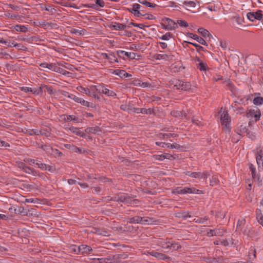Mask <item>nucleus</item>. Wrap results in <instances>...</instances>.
<instances>
[{
	"label": "nucleus",
	"mask_w": 263,
	"mask_h": 263,
	"mask_svg": "<svg viewBox=\"0 0 263 263\" xmlns=\"http://www.w3.org/2000/svg\"><path fill=\"white\" fill-rule=\"evenodd\" d=\"M247 18L251 21L254 22L255 20H261L262 18V11L259 10L255 12H248Z\"/></svg>",
	"instance_id": "nucleus-5"
},
{
	"label": "nucleus",
	"mask_w": 263,
	"mask_h": 263,
	"mask_svg": "<svg viewBox=\"0 0 263 263\" xmlns=\"http://www.w3.org/2000/svg\"><path fill=\"white\" fill-rule=\"evenodd\" d=\"M141 8V6L138 4H134L132 7L128 9V10L132 12L135 16L139 17L141 16H144V14L139 11V9Z\"/></svg>",
	"instance_id": "nucleus-9"
},
{
	"label": "nucleus",
	"mask_w": 263,
	"mask_h": 263,
	"mask_svg": "<svg viewBox=\"0 0 263 263\" xmlns=\"http://www.w3.org/2000/svg\"><path fill=\"white\" fill-rule=\"evenodd\" d=\"M248 124L245 123L240 125L239 128L237 129V133L239 135H242L245 133H247L248 129Z\"/></svg>",
	"instance_id": "nucleus-25"
},
{
	"label": "nucleus",
	"mask_w": 263,
	"mask_h": 263,
	"mask_svg": "<svg viewBox=\"0 0 263 263\" xmlns=\"http://www.w3.org/2000/svg\"><path fill=\"white\" fill-rule=\"evenodd\" d=\"M24 172H25L26 173L31 174L33 176H39L40 174L38 171H36L33 168H31L29 166H27V165H26V166L25 167Z\"/></svg>",
	"instance_id": "nucleus-23"
},
{
	"label": "nucleus",
	"mask_w": 263,
	"mask_h": 263,
	"mask_svg": "<svg viewBox=\"0 0 263 263\" xmlns=\"http://www.w3.org/2000/svg\"><path fill=\"white\" fill-rule=\"evenodd\" d=\"M141 87H143V88L151 87H152V85L151 83H149L148 82H142L141 83Z\"/></svg>",
	"instance_id": "nucleus-63"
},
{
	"label": "nucleus",
	"mask_w": 263,
	"mask_h": 263,
	"mask_svg": "<svg viewBox=\"0 0 263 263\" xmlns=\"http://www.w3.org/2000/svg\"><path fill=\"white\" fill-rule=\"evenodd\" d=\"M108 61L111 62V63H113V62H118V60L116 58V57L114 55V54H110L109 55V59H108Z\"/></svg>",
	"instance_id": "nucleus-56"
},
{
	"label": "nucleus",
	"mask_w": 263,
	"mask_h": 263,
	"mask_svg": "<svg viewBox=\"0 0 263 263\" xmlns=\"http://www.w3.org/2000/svg\"><path fill=\"white\" fill-rule=\"evenodd\" d=\"M96 4L99 6L101 7H103L105 5V3L102 0H95Z\"/></svg>",
	"instance_id": "nucleus-59"
},
{
	"label": "nucleus",
	"mask_w": 263,
	"mask_h": 263,
	"mask_svg": "<svg viewBox=\"0 0 263 263\" xmlns=\"http://www.w3.org/2000/svg\"><path fill=\"white\" fill-rule=\"evenodd\" d=\"M168 84L170 87L177 90L189 91L192 89V85L190 82H184L176 78L171 79Z\"/></svg>",
	"instance_id": "nucleus-1"
},
{
	"label": "nucleus",
	"mask_w": 263,
	"mask_h": 263,
	"mask_svg": "<svg viewBox=\"0 0 263 263\" xmlns=\"http://www.w3.org/2000/svg\"><path fill=\"white\" fill-rule=\"evenodd\" d=\"M220 114H221L220 122L222 125H224L226 127H228L230 122V118L229 114L226 111H222V109L220 110Z\"/></svg>",
	"instance_id": "nucleus-6"
},
{
	"label": "nucleus",
	"mask_w": 263,
	"mask_h": 263,
	"mask_svg": "<svg viewBox=\"0 0 263 263\" xmlns=\"http://www.w3.org/2000/svg\"><path fill=\"white\" fill-rule=\"evenodd\" d=\"M198 32L204 37H209V36L212 37V35L210 34V33L209 32V31L208 30H206L203 28H199L198 29Z\"/></svg>",
	"instance_id": "nucleus-30"
},
{
	"label": "nucleus",
	"mask_w": 263,
	"mask_h": 263,
	"mask_svg": "<svg viewBox=\"0 0 263 263\" xmlns=\"http://www.w3.org/2000/svg\"><path fill=\"white\" fill-rule=\"evenodd\" d=\"M129 223H141L142 217L140 216H135L128 218Z\"/></svg>",
	"instance_id": "nucleus-32"
},
{
	"label": "nucleus",
	"mask_w": 263,
	"mask_h": 263,
	"mask_svg": "<svg viewBox=\"0 0 263 263\" xmlns=\"http://www.w3.org/2000/svg\"><path fill=\"white\" fill-rule=\"evenodd\" d=\"M124 203H126L127 204H132L134 203H136L137 202H136V201L132 200L129 196H127L126 201H125Z\"/></svg>",
	"instance_id": "nucleus-55"
},
{
	"label": "nucleus",
	"mask_w": 263,
	"mask_h": 263,
	"mask_svg": "<svg viewBox=\"0 0 263 263\" xmlns=\"http://www.w3.org/2000/svg\"><path fill=\"white\" fill-rule=\"evenodd\" d=\"M117 53L119 57H121L122 54H124L131 59H135L136 58V53L134 52H128L123 50H119L117 51Z\"/></svg>",
	"instance_id": "nucleus-20"
},
{
	"label": "nucleus",
	"mask_w": 263,
	"mask_h": 263,
	"mask_svg": "<svg viewBox=\"0 0 263 263\" xmlns=\"http://www.w3.org/2000/svg\"><path fill=\"white\" fill-rule=\"evenodd\" d=\"M74 247L75 248L73 249V250L76 252L85 253L92 251L91 248L87 245H82L78 248L76 246H74Z\"/></svg>",
	"instance_id": "nucleus-12"
},
{
	"label": "nucleus",
	"mask_w": 263,
	"mask_h": 263,
	"mask_svg": "<svg viewBox=\"0 0 263 263\" xmlns=\"http://www.w3.org/2000/svg\"><path fill=\"white\" fill-rule=\"evenodd\" d=\"M256 159L258 165H259L261 162L262 163L263 156L262 155H258L256 157Z\"/></svg>",
	"instance_id": "nucleus-57"
},
{
	"label": "nucleus",
	"mask_w": 263,
	"mask_h": 263,
	"mask_svg": "<svg viewBox=\"0 0 263 263\" xmlns=\"http://www.w3.org/2000/svg\"><path fill=\"white\" fill-rule=\"evenodd\" d=\"M77 89L82 93H84L88 96H91V90L87 88L80 86L77 87Z\"/></svg>",
	"instance_id": "nucleus-33"
},
{
	"label": "nucleus",
	"mask_w": 263,
	"mask_h": 263,
	"mask_svg": "<svg viewBox=\"0 0 263 263\" xmlns=\"http://www.w3.org/2000/svg\"><path fill=\"white\" fill-rule=\"evenodd\" d=\"M85 133L86 134H93L98 135L100 134L101 130L98 126L88 127L85 129Z\"/></svg>",
	"instance_id": "nucleus-16"
},
{
	"label": "nucleus",
	"mask_w": 263,
	"mask_h": 263,
	"mask_svg": "<svg viewBox=\"0 0 263 263\" xmlns=\"http://www.w3.org/2000/svg\"><path fill=\"white\" fill-rule=\"evenodd\" d=\"M114 73L116 75L120 76L121 78L127 77L128 76V74L123 70H116L114 71Z\"/></svg>",
	"instance_id": "nucleus-35"
},
{
	"label": "nucleus",
	"mask_w": 263,
	"mask_h": 263,
	"mask_svg": "<svg viewBox=\"0 0 263 263\" xmlns=\"http://www.w3.org/2000/svg\"><path fill=\"white\" fill-rule=\"evenodd\" d=\"M184 173L192 178L198 179L199 180L201 179L206 180L208 176H210V174L207 171L203 172H192L191 171H186Z\"/></svg>",
	"instance_id": "nucleus-2"
},
{
	"label": "nucleus",
	"mask_w": 263,
	"mask_h": 263,
	"mask_svg": "<svg viewBox=\"0 0 263 263\" xmlns=\"http://www.w3.org/2000/svg\"><path fill=\"white\" fill-rule=\"evenodd\" d=\"M172 57L171 55L161 53V54H156L154 55V58L156 60H168Z\"/></svg>",
	"instance_id": "nucleus-22"
},
{
	"label": "nucleus",
	"mask_w": 263,
	"mask_h": 263,
	"mask_svg": "<svg viewBox=\"0 0 263 263\" xmlns=\"http://www.w3.org/2000/svg\"><path fill=\"white\" fill-rule=\"evenodd\" d=\"M38 167L42 170H48L51 171V167L42 163H36Z\"/></svg>",
	"instance_id": "nucleus-34"
},
{
	"label": "nucleus",
	"mask_w": 263,
	"mask_h": 263,
	"mask_svg": "<svg viewBox=\"0 0 263 263\" xmlns=\"http://www.w3.org/2000/svg\"><path fill=\"white\" fill-rule=\"evenodd\" d=\"M196 67L201 71H205L208 68L207 64L200 60L199 58L196 57L194 59Z\"/></svg>",
	"instance_id": "nucleus-11"
},
{
	"label": "nucleus",
	"mask_w": 263,
	"mask_h": 263,
	"mask_svg": "<svg viewBox=\"0 0 263 263\" xmlns=\"http://www.w3.org/2000/svg\"><path fill=\"white\" fill-rule=\"evenodd\" d=\"M249 168H250V171H251V175H252L253 179L254 180L258 181V183L259 186L261 185L262 181H261V180H260V178L256 172L255 167L254 166V165L253 164H250Z\"/></svg>",
	"instance_id": "nucleus-13"
},
{
	"label": "nucleus",
	"mask_w": 263,
	"mask_h": 263,
	"mask_svg": "<svg viewBox=\"0 0 263 263\" xmlns=\"http://www.w3.org/2000/svg\"><path fill=\"white\" fill-rule=\"evenodd\" d=\"M156 144L158 146H161L162 147H168L170 148H175V149H181L183 148V147L180 146L179 144L175 143H165V142H156Z\"/></svg>",
	"instance_id": "nucleus-10"
},
{
	"label": "nucleus",
	"mask_w": 263,
	"mask_h": 263,
	"mask_svg": "<svg viewBox=\"0 0 263 263\" xmlns=\"http://www.w3.org/2000/svg\"><path fill=\"white\" fill-rule=\"evenodd\" d=\"M24 162L28 163L29 165H33L35 164V160L31 158H26L24 159Z\"/></svg>",
	"instance_id": "nucleus-58"
},
{
	"label": "nucleus",
	"mask_w": 263,
	"mask_h": 263,
	"mask_svg": "<svg viewBox=\"0 0 263 263\" xmlns=\"http://www.w3.org/2000/svg\"><path fill=\"white\" fill-rule=\"evenodd\" d=\"M177 24H178L181 27H187V23L183 20H178Z\"/></svg>",
	"instance_id": "nucleus-60"
},
{
	"label": "nucleus",
	"mask_w": 263,
	"mask_h": 263,
	"mask_svg": "<svg viewBox=\"0 0 263 263\" xmlns=\"http://www.w3.org/2000/svg\"><path fill=\"white\" fill-rule=\"evenodd\" d=\"M261 211L260 210L257 209L256 211L257 214V218L258 219V221L262 226L263 227V216L260 213Z\"/></svg>",
	"instance_id": "nucleus-40"
},
{
	"label": "nucleus",
	"mask_w": 263,
	"mask_h": 263,
	"mask_svg": "<svg viewBox=\"0 0 263 263\" xmlns=\"http://www.w3.org/2000/svg\"><path fill=\"white\" fill-rule=\"evenodd\" d=\"M185 187H184V188H181V187H179V188H177L176 189V192L178 193V194H185Z\"/></svg>",
	"instance_id": "nucleus-61"
},
{
	"label": "nucleus",
	"mask_w": 263,
	"mask_h": 263,
	"mask_svg": "<svg viewBox=\"0 0 263 263\" xmlns=\"http://www.w3.org/2000/svg\"><path fill=\"white\" fill-rule=\"evenodd\" d=\"M127 196V195H118L117 196H115L114 197H113L112 200L119 202L124 203L125 201H126Z\"/></svg>",
	"instance_id": "nucleus-29"
},
{
	"label": "nucleus",
	"mask_w": 263,
	"mask_h": 263,
	"mask_svg": "<svg viewBox=\"0 0 263 263\" xmlns=\"http://www.w3.org/2000/svg\"><path fill=\"white\" fill-rule=\"evenodd\" d=\"M69 130L71 131V133L76 134V135H78L83 138H86L87 135L85 133L81 131L79 128L74 127H71L69 128Z\"/></svg>",
	"instance_id": "nucleus-19"
},
{
	"label": "nucleus",
	"mask_w": 263,
	"mask_h": 263,
	"mask_svg": "<svg viewBox=\"0 0 263 263\" xmlns=\"http://www.w3.org/2000/svg\"><path fill=\"white\" fill-rule=\"evenodd\" d=\"M219 182V179L217 175H213L212 179L210 180V185L214 186L216 185Z\"/></svg>",
	"instance_id": "nucleus-38"
},
{
	"label": "nucleus",
	"mask_w": 263,
	"mask_h": 263,
	"mask_svg": "<svg viewBox=\"0 0 263 263\" xmlns=\"http://www.w3.org/2000/svg\"><path fill=\"white\" fill-rule=\"evenodd\" d=\"M209 217L208 216H205L203 218H195L194 219V220L195 221V222L196 223H205L208 220H209Z\"/></svg>",
	"instance_id": "nucleus-37"
},
{
	"label": "nucleus",
	"mask_w": 263,
	"mask_h": 263,
	"mask_svg": "<svg viewBox=\"0 0 263 263\" xmlns=\"http://www.w3.org/2000/svg\"><path fill=\"white\" fill-rule=\"evenodd\" d=\"M253 103L255 105H261L263 103V98L260 97H255L253 99Z\"/></svg>",
	"instance_id": "nucleus-43"
},
{
	"label": "nucleus",
	"mask_w": 263,
	"mask_h": 263,
	"mask_svg": "<svg viewBox=\"0 0 263 263\" xmlns=\"http://www.w3.org/2000/svg\"><path fill=\"white\" fill-rule=\"evenodd\" d=\"M153 222L152 219L148 218V217H145L142 218V220L141 221V223L142 224H149L150 223H152Z\"/></svg>",
	"instance_id": "nucleus-51"
},
{
	"label": "nucleus",
	"mask_w": 263,
	"mask_h": 263,
	"mask_svg": "<svg viewBox=\"0 0 263 263\" xmlns=\"http://www.w3.org/2000/svg\"><path fill=\"white\" fill-rule=\"evenodd\" d=\"M159 136L160 138H170L171 137H176L177 135L175 134H160Z\"/></svg>",
	"instance_id": "nucleus-45"
},
{
	"label": "nucleus",
	"mask_w": 263,
	"mask_h": 263,
	"mask_svg": "<svg viewBox=\"0 0 263 263\" xmlns=\"http://www.w3.org/2000/svg\"><path fill=\"white\" fill-rule=\"evenodd\" d=\"M118 255H114L112 256H108L105 258L99 259L101 263H112L118 261L117 259Z\"/></svg>",
	"instance_id": "nucleus-15"
},
{
	"label": "nucleus",
	"mask_w": 263,
	"mask_h": 263,
	"mask_svg": "<svg viewBox=\"0 0 263 263\" xmlns=\"http://www.w3.org/2000/svg\"><path fill=\"white\" fill-rule=\"evenodd\" d=\"M189 36L196 40L199 43L201 44V45H206V42H205V41L202 37L198 36L197 34L190 33Z\"/></svg>",
	"instance_id": "nucleus-21"
},
{
	"label": "nucleus",
	"mask_w": 263,
	"mask_h": 263,
	"mask_svg": "<svg viewBox=\"0 0 263 263\" xmlns=\"http://www.w3.org/2000/svg\"><path fill=\"white\" fill-rule=\"evenodd\" d=\"M175 215L177 217L181 218L184 220L186 219L188 217H191L189 213L185 211L176 213Z\"/></svg>",
	"instance_id": "nucleus-28"
},
{
	"label": "nucleus",
	"mask_w": 263,
	"mask_h": 263,
	"mask_svg": "<svg viewBox=\"0 0 263 263\" xmlns=\"http://www.w3.org/2000/svg\"><path fill=\"white\" fill-rule=\"evenodd\" d=\"M130 24L132 25L133 26L137 27H139L141 29H143L144 27H145L146 26L142 24H137L133 22H131Z\"/></svg>",
	"instance_id": "nucleus-62"
},
{
	"label": "nucleus",
	"mask_w": 263,
	"mask_h": 263,
	"mask_svg": "<svg viewBox=\"0 0 263 263\" xmlns=\"http://www.w3.org/2000/svg\"><path fill=\"white\" fill-rule=\"evenodd\" d=\"M64 146L65 148L69 149L73 152L78 153L79 154H81L84 152V151L81 148L78 147L73 144H66L64 145Z\"/></svg>",
	"instance_id": "nucleus-18"
},
{
	"label": "nucleus",
	"mask_w": 263,
	"mask_h": 263,
	"mask_svg": "<svg viewBox=\"0 0 263 263\" xmlns=\"http://www.w3.org/2000/svg\"><path fill=\"white\" fill-rule=\"evenodd\" d=\"M185 187V191H186L185 194H186V193H189V194H192V193L200 194V193H202L201 191L196 189L195 188H190V187Z\"/></svg>",
	"instance_id": "nucleus-31"
},
{
	"label": "nucleus",
	"mask_w": 263,
	"mask_h": 263,
	"mask_svg": "<svg viewBox=\"0 0 263 263\" xmlns=\"http://www.w3.org/2000/svg\"><path fill=\"white\" fill-rule=\"evenodd\" d=\"M183 4L184 5L183 6L184 8L188 10L196 6V3L194 1H184Z\"/></svg>",
	"instance_id": "nucleus-27"
},
{
	"label": "nucleus",
	"mask_w": 263,
	"mask_h": 263,
	"mask_svg": "<svg viewBox=\"0 0 263 263\" xmlns=\"http://www.w3.org/2000/svg\"><path fill=\"white\" fill-rule=\"evenodd\" d=\"M91 87L96 89L98 92L105 94L108 97H116V93L114 91L109 90L103 85H95Z\"/></svg>",
	"instance_id": "nucleus-3"
},
{
	"label": "nucleus",
	"mask_w": 263,
	"mask_h": 263,
	"mask_svg": "<svg viewBox=\"0 0 263 263\" xmlns=\"http://www.w3.org/2000/svg\"><path fill=\"white\" fill-rule=\"evenodd\" d=\"M171 245L173 250H178L181 248V246L178 242L173 241L172 240Z\"/></svg>",
	"instance_id": "nucleus-46"
},
{
	"label": "nucleus",
	"mask_w": 263,
	"mask_h": 263,
	"mask_svg": "<svg viewBox=\"0 0 263 263\" xmlns=\"http://www.w3.org/2000/svg\"><path fill=\"white\" fill-rule=\"evenodd\" d=\"M57 66L55 64L53 63H48V65L47 66V68L52 71H55L56 70V68Z\"/></svg>",
	"instance_id": "nucleus-54"
},
{
	"label": "nucleus",
	"mask_w": 263,
	"mask_h": 263,
	"mask_svg": "<svg viewBox=\"0 0 263 263\" xmlns=\"http://www.w3.org/2000/svg\"><path fill=\"white\" fill-rule=\"evenodd\" d=\"M120 108L124 111H130L132 110V107L130 104H123L120 106Z\"/></svg>",
	"instance_id": "nucleus-41"
},
{
	"label": "nucleus",
	"mask_w": 263,
	"mask_h": 263,
	"mask_svg": "<svg viewBox=\"0 0 263 263\" xmlns=\"http://www.w3.org/2000/svg\"><path fill=\"white\" fill-rule=\"evenodd\" d=\"M64 119L65 121H73L75 123H81L82 122V120L80 118L74 115H67L66 116V118H64Z\"/></svg>",
	"instance_id": "nucleus-26"
},
{
	"label": "nucleus",
	"mask_w": 263,
	"mask_h": 263,
	"mask_svg": "<svg viewBox=\"0 0 263 263\" xmlns=\"http://www.w3.org/2000/svg\"><path fill=\"white\" fill-rule=\"evenodd\" d=\"M250 114L251 117L254 118L256 121L259 119L261 115L260 111L257 108L256 109L250 110Z\"/></svg>",
	"instance_id": "nucleus-24"
},
{
	"label": "nucleus",
	"mask_w": 263,
	"mask_h": 263,
	"mask_svg": "<svg viewBox=\"0 0 263 263\" xmlns=\"http://www.w3.org/2000/svg\"><path fill=\"white\" fill-rule=\"evenodd\" d=\"M172 239L166 238V239H160L158 241V245L162 248L167 250L172 249L171 245Z\"/></svg>",
	"instance_id": "nucleus-7"
},
{
	"label": "nucleus",
	"mask_w": 263,
	"mask_h": 263,
	"mask_svg": "<svg viewBox=\"0 0 263 263\" xmlns=\"http://www.w3.org/2000/svg\"><path fill=\"white\" fill-rule=\"evenodd\" d=\"M42 149H43L47 154H49L52 147L48 145H42L40 146Z\"/></svg>",
	"instance_id": "nucleus-48"
},
{
	"label": "nucleus",
	"mask_w": 263,
	"mask_h": 263,
	"mask_svg": "<svg viewBox=\"0 0 263 263\" xmlns=\"http://www.w3.org/2000/svg\"><path fill=\"white\" fill-rule=\"evenodd\" d=\"M171 114L175 117H179L181 118V119L184 118H188L189 117L187 116V114L184 111H180L178 110H173L171 111Z\"/></svg>",
	"instance_id": "nucleus-17"
},
{
	"label": "nucleus",
	"mask_w": 263,
	"mask_h": 263,
	"mask_svg": "<svg viewBox=\"0 0 263 263\" xmlns=\"http://www.w3.org/2000/svg\"><path fill=\"white\" fill-rule=\"evenodd\" d=\"M49 155L54 156L55 157L56 156H61L62 155V153L57 149L55 148H52L51 149V151L50 153H49Z\"/></svg>",
	"instance_id": "nucleus-36"
},
{
	"label": "nucleus",
	"mask_w": 263,
	"mask_h": 263,
	"mask_svg": "<svg viewBox=\"0 0 263 263\" xmlns=\"http://www.w3.org/2000/svg\"><path fill=\"white\" fill-rule=\"evenodd\" d=\"M113 27L115 30H120L124 29L126 26L122 24L117 23L113 26Z\"/></svg>",
	"instance_id": "nucleus-44"
},
{
	"label": "nucleus",
	"mask_w": 263,
	"mask_h": 263,
	"mask_svg": "<svg viewBox=\"0 0 263 263\" xmlns=\"http://www.w3.org/2000/svg\"><path fill=\"white\" fill-rule=\"evenodd\" d=\"M21 90L24 91L26 92H32L33 94H37L38 91L37 90H33L31 88L28 87H22L21 88Z\"/></svg>",
	"instance_id": "nucleus-39"
},
{
	"label": "nucleus",
	"mask_w": 263,
	"mask_h": 263,
	"mask_svg": "<svg viewBox=\"0 0 263 263\" xmlns=\"http://www.w3.org/2000/svg\"><path fill=\"white\" fill-rule=\"evenodd\" d=\"M226 231L222 228H216L213 230H210L207 232L208 236L209 237L215 236H222L224 235Z\"/></svg>",
	"instance_id": "nucleus-8"
},
{
	"label": "nucleus",
	"mask_w": 263,
	"mask_h": 263,
	"mask_svg": "<svg viewBox=\"0 0 263 263\" xmlns=\"http://www.w3.org/2000/svg\"><path fill=\"white\" fill-rule=\"evenodd\" d=\"M172 34L170 32H167L162 35L161 37H159V38L163 40H168L170 38L172 37Z\"/></svg>",
	"instance_id": "nucleus-52"
},
{
	"label": "nucleus",
	"mask_w": 263,
	"mask_h": 263,
	"mask_svg": "<svg viewBox=\"0 0 263 263\" xmlns=\"http://www.w3.org/2000/svg\"><path fill=\"white\" fill-rule=\"evenodd\" d=\"M14 28L17 31L26 32L28 30L27 28L24 25H17Z\"/></svg>",
	"instance_id": "nucleus-42"
},
{
	"label": "nucleus",
	"mask_w": 263,
	"mask_h": 263,
	"mask_svg": "<svg viewBox=\"0 0 263 263\" xmlns=\"http://www.w3.org/2000/svg\"><path fill=\"white\" fill-rule=\"evenodd\" d=\"M72 32L76 34L83 35L86 32V30L84 29H82L81 30L73 29Z\"/></svg>",
	"instance_id": "nucleus-50"
},
{
	"label": "nucleus",
	"mask_w": 263,
	"mask_h": 263,
	"mask_svg": "<svg viewBox=\"0 0 263 263\" xmlns=\"http://www.w3.org/2000/svg\"><path fill=\"white\" fill-rule=\"evenodd\" d=\"M245 222L246 220L245 219H239L237 222L236 229L237 230L240 229V230H241L242 228H241V226H243L245 224Z\"/></svg>",
	"instance_id": "nucleus-47"
},
{
	"label": "nucleus",
	"mask_w": 263,
	"mask_h": 263,
	"mask_svg": "<svg viewBox=\"0 0 263 263\" xmlns=\"http://www.w3.org/2000/svg\"><path fill=\"white\" fill-rule=\"evenodd\" d=\"M163 21L166 24H162L163 28L166 30H174L177 28V24L174 21L169 18H165L163 20Z\"/></svg>",
	"instance_id": "nucleus-4"
},
{
	"label": "nucleus",
	"mask_w": 263,
	"mask_h": 263,
	"mask_svg": "<svg viewBox=\"0 0 263 263\" xmlns=\"http://www.w3.org/2000/svg\"><path fill=\"white\" fill-rule=\"evenodd\" d=\"M55 72H58V73H62V74H63L64 75H65V76H66V75H67V74L70 73L68 71H66V70H65L60 68V67H59L58 66H57V67L56 68V70L55 71Z\"/></svg>",
	"instance_id": "nucleus-49"
},
{
	"label": "nucleus",
	"mask_w": 263,
	"mask_h": 263,
	"mask_svg": "<svg viewBox=\"0 0 263 263\" xmlns=\"http://www.w3.org/2000/svg\"><path fill=\"white\" fill-rule=\"evenodd\" d=\"M142 82L138 79H137V80H134L133 81V84H134V85L135 86H140L141 87V83Z\"/></svg>",
	"instance_id": "nucleus-64"
},
{
	"label": "nucleus",
	"mask_w": 263,
	"mask_h": 263,
	"mask_svg": "<svg viewBox=\"0 0 263 263\" xmlns=\"http://www.w3.org/2000/svg\"><path fill=\"white\" fill-rule=\"evenodd\" d=\"M153 157L155 159L160 160V161L163 160L167 158L166 156L165 155H154Z\"/></svg>",
	"instance_id": "nucleus-53"
},
{
	"label": "nucleus",
	"mask_w": 263,
	"mask_h": 263,
	"mask_svg": "<svg viewBox=\"0 0 263 263\" xmlns=\"http://www.w3.org/2000/svg\"><path fill=\"white\" fill-rule=\"evenodd\" d=\"M149 254L151 255H152V256H154L159 259H161V260H171V258L163 254V253H159V252H156V251H152L151 252L149 253Z\"/></svg>",
	"instance_id": "nucleus-14"
}]
</instances>
